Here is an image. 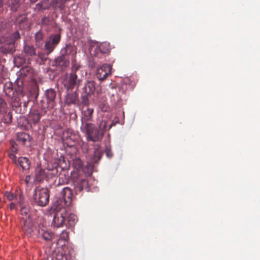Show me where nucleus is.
<instances>
[{
    "label": "nucleus",
    "instance_id": "nucleus-1",
    "mask_svg": "<svg viewBox=\"0 0 260 260\" xmlns=\"http://www.w3.org/2000/svg\"><path fill=\"white\" fill-rule=\"evenodd\" d=\"M18 86L14 88L11 82H6L4 86V91L10 98L12 108L18 113H23L29 102V98L23 91L22 79L18 80Z\"/></svg>",
    "mask_w": 260,
    "mask_h": 260
},
{
    "label": "nucleus",
    "instance_id": "nucleus-2",
    "mask_svg": "<svg viewBox=\"0 0 260 260\" xmlns=\"http://www.w3.org/2000/svg\"><path fill=\"white\" fill-rule=\"evenodd\" d=\"M107 128V122L102 120L98 127L92 123H86L81 126V131L85 134L88 141L98 142L102 141Z\"/></svg>",
    "mask_w": 260,
    "mask_h": 260
},
{
    "label": "nucleus",
    "instance_id": "nucleus-3",
    "mask_svg": "<svg viewBox=\"0 0 260 260\" xmlns=\"http://www.w3.org/2000/svg\"><path fill=\"white\" fill-rule=\"evenodd\" d=\"M20 35L18 31L12 33L7 37L4 44L0 48V51L4 54L12 53L15 51L16 42L20 39Z\"/></svg>",
    "mask_w": 260,
    "mask_h": 260
},
{
    "label": "nucleus",
    "instance_id": "nucleus-4",
    "mask_svg": "<svg viewBox=\"0 0 260 260\" xmlns=\"http://www.w3.org/2000/svg\"><path fill=\"white\" fill-rule=\"evenodd\" d=\"M33 200L34 203L38 206L42 207L46 206L49 201V190L46 188L35 190Z\"/></svg>",
    "mask_w": 260,
    "mask_h": 260
},
{
    "label": "nucleus",
    "instance_id": "nucleus-5",
    "mask_svg": "<svg viewBox=\"0 0 260 260\" xmlns=\"http://www.w3.org/2000/svg\"><path fill=\"white\" fill-rule=\"evenodd\" d=\"M78 68L79 67L76 65L73 66L72 68L71 73L67 78L65 86L68 90H72L76 86H77V89H78L82 81L81 79L78 78L76 74V72L78 70Z\"/></svg>",
    "mask_w": 260,
    "mask_h": 260
},
{
    "label": "nucleus",
    "instance_id": "nucleus-6",
    "mask_svg": "<svg viewBox=\"0 0 260 260\" xmlns=\"http://www.w3.org/2000/svg\"><path fill=\"white\" fill-rule=\"evenodd\" d=\"M74 48L71 45H66V47L61 50V55L55 59L56 66L64 67L67 66L69 61L66 56L74 53Z\"/></svg>",
    "mask_w": 260,
    "mask_h": 260
},
{
    "label": "nucleus",
    "instance_id": "nucleus-7",
    "mask_svg": "<svg viewBox=\"0 0 260 260\" xmlns=\"http://www.w3.org/2000/svg\"><path fill=\"white\" fill-rule=\"evenodd\" d=\"M59 208L54 215L52 225L55 228L62 227L65 224V219L67 216V212L64 208L57 206Z\"/></svg>",
    "mask_w": 260,
    "mask_h": 260
},
{
    "label": "nucleus",
    "instance_id": "nucleus-8",
    "mask_svg": "<svg viewBox=\"0 0 260 260\" xmlns=\"http://www.w3.org/2000/svg\"><path fill=\"white\" fill-rule=\"evenodd\" d=\"M62 199L56 201L57 206L62 208L69 206L71 204L72 192L69 187H64L61 192Z\"/></svg>",
    "mask_w": 260,
    "mask_h": 260
},
{
    "label": "nucleus",
    "instance_id": "nucleus-9",
    "mask_svg": "<svg viewBox=\"0 0 260 260\" xmlns=\"http://www.w3.org/2000/svg\"><path fill=\"white\" fill-rule=\"evenodd\" d=\"M95 90V83L93 81H88L82 88L81 98L83 103L87 104L88 97L93 94Z\"/></svg>",
    "mask_w": 260,
    "mask_h": 260
},
{
    "label": "nucleus",
    "instance_id": "nucleus-10",
    "mask_svg": "<svg viewBox=\"0 0 260 260\" xmlns=\"http://www.w3.org/2000/svg\"><path fill=\"white\" fill-rule=\"evenodd\" d=\"M60 40V35L55 34L51 35L45 42L44 47L47 54L51 53L58 44Z\"/></svg>",
    "mask_w": 260,
    "mask_h": 260
},
{
    "label": "nucleus",
    "instance_id": "nucleus-11",
    "mask_svg": "<svg viewBox=\"0 0 260 260\" xmlns=\"http://www.w3.org/2000/svg\"><path fill=\"white\" fill-rule=\"evenodd\" d=\"M110 51V45L109 43L103 42L98 46L91 47L90 49V53L91 55L101 57L100 54H106L109 53Z\"/></svg>",
    "mask_w": 260,
    "mask_h": 260
},
{
    "label": "nucleus",
    "instance_id": "nucleus-12",
    "mask_svg": "<svg viewBox=\"0 0 260 260\" xmlns=\"http://www.w3.org/2000/svg\"><path fill=\"white\" fill-rule=\"evenodd\" d=\"M112 66L109 64H103L96 70V76L100 81H104L111 75Z\"/></svg>",
    "mask_w": 260,
    "mask_h": 260
},
{
    "label": "nucleus",
    "instance_id": "nucleus-13",
    "mask_svg": "<svg viewBox=\"0 0 260 260\" xmlns=\"http://www.w3.org/2000/svg\"><path fill=\"white\" fill-rule=\"evenodd\" d=\"M73 183L76 193L80 192L84 189L89 190L88 182L85 179L77 178L73 179Z\"/></svg>",
    "mask_w": 260,
    "mask_h": 260
},
{
    "label": "nucleus",
    "instance_id": "nucleus-14",
    "mask_svg": "<svg viewBox=\"0 0 260 260\" xmlns=\"http://www.w3.org/2000/svg\"><path fill=\"white\" fill-rule=\"evenodd\" d=\"M10 158L17 166H20L23 170H27L29 169L30 162L26 157H19L18 158L14 154L10 155Z\"/></svg>",
    "mask_w": 260,
    "mask_h": 260
},
{
    "label": "nucleus",
    "instance_id": "nucleus-15",
    "mask_svg": "<svg viewBox=\"0 0 260 260\" xmlns=\"http://www.w3.org/2000/svg\"><path fill=\"white\" fill-rule=\"evenodd\" d=\"M93 109L87 106H83L82 111L81 121L82 125L86 123H90L93 120Z\"/></svg>",
    "mask_w": 260,
    "mask_h": 260
},
{
    "label": "nucleus",
    "instance_id": "nucleus-16",
    "mask_svg": "<svg viewBox=\"0 0 260 260\" xmlns=\"http://www.w3.org/2000/svg\"><path fill=\"white\" fill-rule=\"evenodd\" d=\"M46 113L45 111H42L38 109H34L30 111L28 115V119L30 123L34 124L38 123L42 116Z\"/></svg>",
    "mask_w": 260,
    "mask_h": 260
},
{
    "label": "nucleus",
    "instance_id": "nucleus-17",
    "mask_svg": "<svg viewBox=\"0 0 260 260\" xmlns=\"http://www.w3.org/2000/svg\"><path fill=\"white\" fill-rule=\"evenodd\" d=\"M38 233L46 241H51L53 234L43 224H40L38 226Z\"/></svg>",
    "mask_w": 260,
    "mask_h": 260
},
{
    "label": "nucleus",
    "instance_id": "nucleus-18",
    "mask_svg": "<svg viewBox=\"0 0 260 260\" xmlns=\"http://www.w3.org/2000/svg\"><path fill=\"white\" fill-rule=\"evenodd\" d=\"M46 96L47 99V108H53L55 105L54 100L56 97V92L53 89H49L46 91Z\"/></svg>",
    "mask_w": 260,
    "mask_h": 260
},
{
    "label": "nucleus",
    "instance_id": "nucleus-19",
    "mask_svg": "<svg viewBox=\"0 0 260 260\" xmlns=\"http://www.w3.org/2000/svg\"><path fill=\"white\" fill-rule=\"evenodd\" d=\"M78 96L77 91L73 92L68 90V93L64 98V103L68 105L75 104L77 100Z\"/></svg>",
    "mask_w": 260,
    "mask_h": 260
},
{
    "label": "nucleus",
    "instance_id": "nucleus-20",
    "mask_svg": "<svg viewBox=\"0 0 260 260\" xmlns=\"http://www.w3.org/2000/svg\"><path fill=\"white\" fill-rule=\"evenodd\" d=\"M20 78L24 79L28 78V79H31L34 76V70L32 68L29 67H25L22 68L20 71Z\"/></svg>",
    "mask_w": 260,
    "mask_h": 260
},
{
    "label": "nucleus",
    "instance_id": "nucleus-21",
    "mask_svg": "<svg viewBox=\"0 0 260 260\" xmlns=\"http://www.w3.org/2000/svg\"><path fill=\"white\" fill-rule=\"evenodd\" d=\"M94 153L91 156L90 161L92 164L97 163L101 158L103 152L100 149L99 146L98 145L96 147L94 148Z\"/></svg>",
    "mask_w": 260,
    "mask_h": 260
},
{
    "label": "nucleus",
    "instance_id": "nucleus-22",
    "mask_svg": "<svg viewBox=\"0 0 260 260\" xmlns=\"http://www.w3.org/2000/svg\"><path fill=\"white\" fill-rule=\"evenodd\" d=\"M22 229L23 232L26 236H30L33 232L32 224L24 218H22Z\"/></svg>",
    "mask_w": 260,
    "mask_h": 260
},
{
    "label": "nucleus",
    "instance_id": "nucleus-23",
    "mask_svg": "<svg viewBox=\"0 0 260 260\" xmlns=\"http://www.w3.org/2000/svg\"><path fill=\"white\" fill-rule=\"evenodd\" d=\"M30 140V137L29 135L25 133L21 132L19 133L17 135V142L22 145H25L27 142Z\"/></svg>",
    "mask_w": 260,
    "mask_h": 260
},
{
    "label": "nucleus",
    "instance_id": "nucleus-24",
    "mask_svg": "<svg viewBox=\"0 0 260 260\" xmlns=\"http://www.w3.org/2000/svg\"><path fill=\"white\" fill-rule=\"evenodd\" d=\"M23 51L28 56L32 57L36 55V49L31 45L24 44L23 46Z\"/></svg>",
    "mask_w": 260,
    "mask_h": 260
},
{
    "label": "nucleus",
    "instance_id": "nucleus-25",
    "mask_svg": "<svg viewBox=\"0 0 260 260\" xmlns=\"http://www.w3.org/2000/svg\"><path fill=\"white\" fill-rule=\"evenodd\" d=\"M46 177L45 170L41 167L38 166L35 169V177L37 181L41 182Z\"/></svg>",
    "mask_w": 260,
    "mask_h": 260
},
{
    "label": "nucleus",
    "instance_id": "nucleus-26",
    "mask_svg": "<svg viewBox=\"0 0 260 260\" xmlns=\"http://www.w3.org/2000/svg\"><path fill=\"white\" fill-rule=\"evenodd\" d=\"M77 216L74 214H71L68 217L66 225L69 228L73 227L77 222Z\"/></svg>",
    "mask_w": 260,
    "mask_h": 260
},
{
    "label": "nucleus",
    "instance_id": "nucleus-27",
    "mask_svg": "<svg viewBox=\"0 0 260 260\" xmlns=\"http://www.w3.org/2000/svg\"><path fill=\"white\" fill-rule=\"evenodd\" d=\"M68 0H52V5L55 8L62 9L64 7V4Z\"/></svg>",
    "mask_w": 260,
    "mask_h": 260
},
{
    "label": "nucleus",
    "instance_id": "nucleus-28",
    "mask_svg": "<svg viewBox=\"0 0 260 260\" xmlns=\"http://www.w3.org/2000/svg\"><path fill=\"white\" fill-rule=\"evenodd\" d=\"M43 38V34L40 31L37 32L35 35V38L36 42V45L39 47L42 45Z\"/></svg>",
    "mask_w": 260,
    "mask_h": 260
},
{
    "label": "nucleus",
    "instance_id": "nucleus-29",
    "mask_svg": "<svg viewBox=\"0 0 260 260\" xmlns=\"http://www.w3.org/2000/svg\"><path fill=\"white\" fill-rule=\"evenodd\" d=\"M52 260H67L66 255L62 252L55 253L52 257Z\"/></svg>",
    "mask_w": 260,
    "mask_h": 260
},
{
    "label": "nucleus",
    "instance_id": "nucleus-30",
    "mask_svg": "<svg viewBox=\"0 0 260 260\" xmlns=\"http://www.w3.org/2000/svg\"><path fill=\"white\" fill-rule=\"evenodd\" d=\"M129 82V79L128 78H125L124 80L123 84L119 88V92L122 93H125L128 88L127 87V84Z\"/></svg>",
    "mask_w": 260,
    "mask_h": 260
},
{
    "label": "nucleus",
    "instance_id": "nucleus-31",
    "mask_svg": "<svg viewBox=\"0 0 260 260\" xmlns=\"http://www.w3.org/2000/svg\"><path fill=\"white\" fill-rule=\"evenodd\" d=\"M18 203L20 204L21 207L20 214L22 215H27L29 211V208L28 205H23L21 202H19Z\"/></svg>",
    "mask_w": 260,
    "mask_h": 260
},
{
    "label": "nucleus",
    "instance_id": "nucleus-32",
    "mask_svg": "<svg viewBox=\"0 0 260 260\" xmlns=\"http://www.w3.org/2000/svg\"><path fill=\"white\" fill-rule=\"evenodd\" d=\"M42 25L46 26H52L53 25V20L48 17H44L41 20Z\"/></svg>",
    "mask_w": 260,
    "mask_h": 260
},
{
    "label": "nucleus",
    "instance_id": "nucleus-33",
    "mask_svg": "<svg viewBox=\"0 0 260 260\" xmlns=\"http://www.w3.org/2000/svg\"><path fill=\"white\" fill-rule=\"evenodd\" d=\"M4 196L7 198L9 201H11L16 198V196L11 192L6 191Z\"/></svg>",
    "mask_w": 260,
    "mask_h": 260
},
{
    "label": "nucleus",
    "instance_id": "nucleus-34",
    "mask_svg": "<svg viewBox=\"0 0 260 260\" xmlns=\"http://www.w3.org/2000/svg\"><path fill=\"white\" fill-rule=\"evenodd\" d=\"M73 164L77 169H80L82 167V161L79 158H76L74 160Z\"/></svg>",
    "mask_w": 260,
    "mask_h": 260
},
{
    "label": "nucleus",
    "instance_id": "nucleus-35",
    "mask_svg": "<svg viewBox=\"0 0 260 260\" xmlns=\"http://www.w3.org/2000/svg\"><path fill=\"white\" fill-rule=\"evenodd\" d=\"M60 239L67 241L69 239V233L65 231H63L60 235Z\"/></svg>",
    "mask_w": 260,
    "mask_h": 260
},
{
    "label": "nucleus",
    "instance_id": "nucleus-36",
    "mask_svg": "<svg viewBox=\"0 0 260 260\" xmlns=\"http://www.w3.org/2000/svg\"><path fill=\"white\" fill-rule=\"evenodd\" d=\"M25 62V59L21 57L17 56L14 58V62L15 64L23 63Z\"/></svg>",
    "mask_w": 260,
    "mask_h": 260
},
{
    "label": "nucleus",
    "instance_id": "nucleus-37",
    "mask_svg": "<svg viewBox=\"0 0 260 260\" xmlns=\"http://www.w3.org/2000/svg\"><path fill=\"white\" fill-rule=\"evenodd\" d=\"M16 205L15 203H11L9 205V208L11 210H14L16 208Z\"/></svg>",
    "mask_w": 260,
    "mask_h": 260
},
{
    "label": "nucleus",
    "instance_id": "nucleus-38",
    "mask_svg": "<svg viewBox=\"0 0 260 260\" xmlns=\"http://www.w3.org/2000/svg\"><path fill=\"white\" fill-rule=\"evenodd\" d=\"M106 153L107 156L108 157H111L112 155V153L110 152V150L109 149H108V148H106Z\"/></svg>",
    "mask_w": 260,
    "mask_h": 260
},
{
    "label": "nucleus",
    "instance_id": "nucleus-39",
    "mask_svg": "<svg viewBox=\"0 0 260 260\" xmlns=\"http://www.w3.org/2000/svg\"><path fill=\"white\" fill-rule=\"evenodd\" d=\"M12 151H13V152H16L17 151V148H15L14 145H12Z\"/></svg>",
    "mask_w": 260,
    "mask_h": 260
},
{
    "label": "nucleus",
    "instance_id": "nucleus-40",
    "mask_svg": "<svg viewBox=\"0 0 260 260\" xmlns=\"http://www.w3.org/2000/svg\"><path fill=\"white\" fill-rule=\"evenodd\" d=\"M115 125V123L114 122H112L109 126V129L111 128V127Z\"/></svg>",
    "mask_w": 260,
    "mask_h": 260
},
{
    "label": "nucleus",
    "instance_id": "nucleus-41",
    "mask_svg": "<svg viewBox=\"0 0 260 260\" xmlns=\"http://www.w3.org/2000/svg\"><path fill=\"white\" fill-rule=\"evenodd\" d=\"M3 6V0H0V8L2 7Z\"/></svg>",
    "mask_w": 260,
    "mask_h": 260
},
{
    "label": "nucleus",
    "instance_id": "nucleus-42",
    "mask_svg": "<svg viewBox=\"0 0 260 260\" xmlns=\"http://www.w3.org/2000/svg\"><path fill=\"white\" fill-rule=\"evenodd\" d=\"M38 56L39 57L42 58V54L39 53L38 54Z\"/></svg>",
    "mask_w": 260,
    "mask_h": 260
},
{
    "label": "nucleus",
    "instance_id": "nucleus-43",
    "mask_svg": "<svg viewBox=\"0 0 260 260\" xmlns=\"http://www.w3.org/2000/svg\"><path fill=\"white\" fill-rule=\"evenodd\" d=\"M9 119H10L9 121H8V122H9L11 121V116L10 117Z\"/></svg>",
    "mask_w": 260,
    "mask_h": 260
},
{
    "label": "nucleus",
    "instance_id": "nucleus-44",
    "mask_svg": "<svg viewBox=\"0 0 260 260\" xmlns=\"http://www.w3.org/2000/svg\"><path fill=\"white\" fill-rule=\"evenodd\" d=\"M133 88V86L129 87V88H131V89H132Z\"/></svg>",
    "mask_w": 260,
    "mask_h": 260
}]
</instances>
